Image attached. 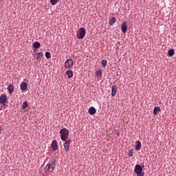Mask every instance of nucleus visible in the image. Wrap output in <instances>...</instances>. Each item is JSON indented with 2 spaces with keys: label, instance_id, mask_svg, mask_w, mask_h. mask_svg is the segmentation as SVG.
Returning a JSON list of instances; mask_svg holds the SVG:
<instances>
[{
  "label": "nucleus",
  "instance_id": "f257e3e1",
  "mask_svg": "<svg viewBox=\"0 0 176 176\" xmlns=\"http://www.w3.org/2000/svg\"><path fill=\"white\" fill-rule=\"evenodd\" d=\"M60 139L62 141H66L69 138V130L64 128L60 130Z\"/></svg>",
  "mask_w": 176,
  "mask_h": 176
},
{
  "label": "nucleus",
  "instance_id": "f03ea898",
  "mask_svg": "<svg viewBox=\"0 0 176 176\" xmlns=\"http://www.w3.org/2000/svg\"><path fill=\"white\" fill-rule=\"evenodd\" d=\"M135 173L137 174V176H144V174L142 173V166L140 164H136L134 168Z\"/></svg>",
  "mask_w": 176,
  "mask_h": 176
},
{
  "label": "nucleus",
  "instance_id": "7ed1b4c3",
  "mask_svg": "<svg viewBox=\"0 0 176 176\" xmlns=\"http://www.w3.org/2000/svg\"><path fill=\"white\" fill-rule=\"evenodd\" d=\"M86 35V30L85 28H80L77 32V38L78 39H83L85 38V36Z\"/></svg>",
  "mask_w": 176,
  "mask_h": 176
},
{
  "label": "nucleus",
  "instance_id": "20e7f679",
  "mask_svg": "<svg viewBox=\"0 0 176 176\" xmlns=\"http://www.w3.org/2000/svg\"><path fill=\"white\" fill-rule=\"evenodd\" d=\"M73 65L74 60H72V59H68L65 63V67L66 68V69H69V68H71V67H73Z\"/></svg>",
  "mask_w": 176,
  "mask_h": 176
},
{
  "label": "nucleus",
  "instance_id": "39448f33",
  "mask_svg": "<svg viewBox=\"0 0 176 176\" xmlns=\"http://www.w3.org/2000/svg\"><path fill=\"white\" fill-rule=\"evenodd\" d=\"M95 75L98 80H101L102 79V70H101V69H98L96 71Z\"/></svg>",
  "mask_w": 176,
  "mask_h": 176
},
{
  "label": "nucleus",
  "instance_id": "423d86ee",
  "mask_svg": "<svg viewBox=\"0 0 176 176\" xmlns=\"http://www.w3.org/2000/svg\"><path fill=\"white\" fill-rule=\"evenodd\" d=\"M6 101H8V97L6 96V94H1L0 96V104L5 105V104H6Z\"/></svg>",
  "mask_w": 176,
  "mask_h": 176
},
{
  "label": "nucleus",
  "instance_id": "0eeeda50",
  "mask_svg": "<svg viewBox=\"0 0 176 176\" xmlns=\"http://www.w3.org/2000/svg\"><path fill=\"white\" fill-rule=\"evenodd\" d=\"M51 148L54 152H56L58 149V145L57 144V140H53L51 144Z\"/></svg>",
  "mask_w": 176,
  "mask_h": 176
},
{
  "label": "nucleus",
  "instance_id": "6e6552de",
  "mask_svg": "<svg viewBox=\"0 0 176 176\" xmlns=\"http://www.w3.org/2000/svg\"><path fill=\"white\" fill-rule=\"evenodd\" d=\"M69 145H71V140H67L64 143V149L65 152H69Z\"/></svg>",
  "mask_w": 176,
  "mask_h": 176
},
{
  "label": "nucleus",
  "instance_id": "1a4fd4ad",
  "mask_svg": "<svg viewBox=\"0 0 176 176\" xmlns=\"http://www.w3.org/2000/svg\"><path fill=\"white\" fill-rule=\"evenodd\" d=\"M116 93H118V86L112 85L111 87V96L112 97H115L116 96Z\"/></svg>",
  "mask_w": 176,
  "mask_h": 176
},
{
  "label": "nucleus",
  "instance_id": "9d476101",
  "mask_svg": "<svg viewBox=\"0 0 176 176\" xmlns=\"http://www.w3.org/2000/svg\"><path fill=\"white\" fill-rule=\"evenodd\" d=\"M121 30L123 34H126L127 32V22L124 21L121 25Z\"/></svg>",
  "mask_w": 176,
  "mask_h": 176
},
{
  "label": "nucleus",
  "instance_id": "9b49d317",
  "mask_svg": "<svg viewBox=\"0 0 176 176\" xmlns=\"http://www.w3.org/2000/svg\"><path fill=\"white\" fill-rule=\"evenodd\" d=\"M28 87V85L27 84V82H22L20 85V89L23 91H25V90H27Z\"/></svg>",
  "mask_w": 176,
  "mask_h": 176
},
{
  "label": "nucleus",
  "instance_id": "f8f14e48",
  "mask_svg": "<svg viewBox=\"0 0 176 176\" xmlns=\"http://www.w3.org/2000/svg\"><path fill=\"white\" fill-rule=\"evenodd\" d=\"M8 91L10 94H12L14 91V86L12 84H10L8 87Z\"/></svg>",
  "mask_w": 176,
  "mask_h": 176
},
{
  "label": "nucleus",
  "instance_id": "ddd939ff",
  "mask_svg": "<svg viewBox=\"0 0 176 176\" xmlns=\"http://www.w3.org/2000/svg\"><path fill=\"white\" fill-rule=\"evenodd\" d=\"M56 163H57V160H53L51 162V168H52V170L50 171L51 173H53V171L54 170V168H56Z\"/></svg>",
  "mask_w": 176,
  "mask_h": 176
},
{
  "label": "nucleus",
  "instance_id": "4468645a",
  "mask_svg": "<svg viewBox=\"0 0 176 176\" xmlns=\"http://www.w3.org/2000/svg\"><path fill=\"white\" fill-rule=\"evenodd\" d=\"M116 23V18H115V16H113L111 18L109 19V24L110 25H113V24Z\"/></svg>",
  "mask_w": 176,
  "mask_h": 176
},
{
  "label": "nucleus",
  "instance_id": "2eb2a0df",
  "mask_svg": "<svg viewBox=\"0 0 176 176\" xmlns=\"http://www.w3.org/2000/svg\"><path fill=\"white\" fill-rule=\"evenodd\" d=\"M90 115H94L96 112V108H94V107H91L89 109V111H88Z\"/></svg>",
  "mask_w": 176,
  "mask_h": 176
},
{
  "label": "nucleus",
  "instance_id": "dca6fc26",
  "mask_svg": "<svg viewBox=\"0 0 176 176\" xmlns=\"http://www.w3.org/2000/svg\"><path fill=\"white\" fill-rule=\"evenodd\" d=\"M135 143H136V144L135 146V150L140 151V149H141V142L136 141Z\"/></svg>",
  "mask_w": 176,
  "mask_h": 176
},
{
  "label": "nucleus",
  "instance_id": "f3484780",
  "mask_svg": "<svg viewBox=\"0 0 176 176\" xmlns=\"http://www.w3.org/2000/svg\"><path fill=\"white\" fill-rule=\"evenodd\" d=\"M174 54H175V51L173 49H170L168 51V56H169V57H173Z\"/></svg>",
  "mask_w": 176,
  "mask_h": 176
},
{
  "label": "nucleus",
  "instance_id": "a211bd4d",
  "mask_svg": "<svg viewBox=\"0 0 176 176\" xmlns=\"http://www.w3.org/2000/svg\"><path fill=\"white\" fill-rule=\"evenodd\" d=\"M33 47L34 49H39V47H41V43L38 41L35 42L33 44Z\"/></svg>",
  "mask_w": 176,
  "mask_h": 176
},
{
  "label": "nucleus",
  "instance_id": "6ab92c4d",
  "mask_svg": "<svg viewBox=\"0 0 176 176\" xmlns=\"http://www.w3.org/2000/svg\"><path fill=\"white\" fill-rule=\"evenodd\" d=\"M66 74H67V77H68L69 78H72V76H74V73L72 72V70H67V71L66 72Z\"/></svg>",
  "mask_w": 176,
  "mask_h": 176
},
{
  "label": "nucleus",
  "instance_id": "aec40b11",
  "mask_svg": "<svg viewBox=\"0 0 176 176\" xmlns=\"http://www.w3.org/2000/svg\"><path fill=\"white\" fill-rule=\"evenodd\" d=\"M159 112H160V107H155L153 110V115H157Z\"/></svg>",
  "mask_w": 176,
  "mask_h": 176
},
{
  "label": "nucleus",
  "instance_id": "412c9836",
  "mask_svg": "<svg viewBox=\"0 0 176 176\" xmlns=\"http://www.w3.org/2000/svg\"><path fill=\"white\" fill-rule=\"evenodd\" d=\"M36 60H40V58H41L42 57H43V54H42V52H38L36 54Z\"/></svg>",
  "mask_w": 176,
  "mask_h": 176
},
{
  "label": "nucleus",
  "instance_id": "4be33fe9",
  "mask_svg": "<svg viewBox=\"0 0 176 176\" xmlns=\"http://www.w3.org/2000/svg\"><path fill=\"white\" fill-rule=\"evenodd\" d=\"M50 167H51V164H47L44 168L45 173H47V171H49V170H50Z\"/></svg>",
  "mask_w": 176,
  "mask_h": 176
},
{
  "label": "nucleus",
  "instance_id": "5701e85b",
  "mask_svg": "<svg viewBox=\"0 0 176 176\" xmlns=\"http://www.w3.org/2000/svg\"><path fill=\"white\" fill-rule=\"evenodd\" d=\"M28 107V102H24L22 105V109H25V108Z\"/></svg>",
  "mask_w": 176,
  "mask_h": 176
},
{
  "label": "nucleus",
  "instance_id": "b1692460",
  "mask_svg": "<svg viewBox=\"0 0 176 176\" xmlns=\"http://www.w3.org/2000/svg\"><path fill=\"white\" fill-rule=\"evenodd\" d=\"M45 57L47 59L52 58V55L50 54V52H45Z\"/></svg>",
  "mask_w": 176,
  "mask_h": 176
},
{
  "label": "nucleus",
  "instance_id": "393cba45",
  "mask_svg": "<svg viewBox=\"0 0 176 176\" xmlns=\"http://www.w3.org/2000/svg\"><path fill=\"white\" fill-rule=\"evenodd\" d=\"M59 0H50V3L52 5H57V2H58Z\"/></svg>",
  "mask_w": 176,
  "mask_h": 176
},
{
  "label": "nucleus",
  "instance_id": "a878e982",
  "mask_svg": "<svg viewBox=\"0 0 176 176\" xmlns=\"http://www.w3.org/2000/svg\"><path fill=\"white\" fill-rule=\"evenodd\" d=\"M107 60H102L101 61V65H102V67H107Z\"/></svg>",
  "mask_w": 176,
  "mask_h": 176
},
{
  "label": "nucleus",
  "instance_id": "bb28decb",
  "mask_svg": "<svg viewBox=\"0 0 176 176\" xmlns=\"http://www.w3.org/2000/svg\"><path fill=\"white\" fill-rule=\"evenodd\" d=\"M128 156L129 157H133V151H129L128 153Z\"/></svg>",
  "mask_w": 176,
  "mask_h": 176
},
{
  "label": "nucleus",
  "instance_id": "cd10ccee",
  "mask_svg": "<svg viewBox=\"0 0 176 176\" xmlns=\"http://www.w3.org/2000/svg\"><path fill=\"white\" fill-rule=\"evenodd\" d=\"M116 135H117L118 137H119V136L120 135V133L119 132V131H117V132H116Z\"/></svg>",
  "mask_w": 176,
  "mask_h": 176
},
{
  "label": "nucleus",
  "instance_id": "c85d7f7f",
  "mask_svg": "<svg viewBox=\"0 0 176 176\" xmlns=\"http://www.w3.org/2000/svg\"><path fill=\"white\" fill-rule=\"evenodd\" d=\"M2 131H3V128H2V126H0V133H2Z\"/></svg>",
  "mask_w": 176,
  "mask_h": 176
},
{
  "label": "nucleus",
  "instance_id": "c756f323",
  "mask_svg": "<svg viewBox=\"0 0 176 176\" xmlns=\"http://www.w3.org/2000/svg\"><path fill=\"white\" fill-rule=\"evenodd\" d=\"M144 167H145V166L143 165L142 168H144Z\"/></svg>",
  "mask_w": 176,
  "mask_h": 176
}]
</instances>
